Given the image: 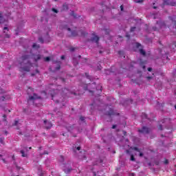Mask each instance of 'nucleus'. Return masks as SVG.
<instances>
[{
    "label": "nucleus",
    "instance_id": "obj_21",
    "mask_svg": "<svg viewBox=\"0 0 176 176\" xmlns=\"http://www.w3.org/2000/svg\"><path fill=\"white\" fill-rule=\"evenodd\" d=\"M32 47H34V49H38L39 45H36V43H34L32 45Z\"/></svg>",
    "mask_w": 176,
    "mask_h": 176
},
{
    "label": "nucleus",
    "instance_id": "obj_14",
    "mask_svg": "<svg viewBox=\"0 0 176 176\" xmlns=\"http://www.w3.org/2000/svg\"><path fill=\"white\" fill-rule=\"evenodd\" d=\"M39 60H41V55L38 54L34 56V61H38Z\"/></svg>",
    "mask_w": 176,
    "mask_h": 176
},
{
    "label": "nucleus",
    "instance_id": "obj_44",
    "mask_svg": "<svg viewBox=\"0 0 176 176\" xmlns=\"http://www.w3.org/2000/svg\"><path fill=\"white\" fill-rule=\"evenodd\" d=\"M60 58H61V60H64V58H65V56H62L60 57Z\"/></svg>",
    "mask_w": 176,
    "mask_h": 176
},
{
    "label": "nucleus",
    "instance_id": "obj_42",
    "mask_svg": "<svg viewBox=\"0 0 176 176\" xmlns=\"http://www.w3.org/2000/svg\"><path fill=\"white\" fill-rule=\"evenodd\" d=\"M3 118H4V120H6V115L4 114V115L3 116Z\"/></svg>",
    "mask_w": 176,
    "mask_h": 176
},
{
    "label": "nucleus",
    "instance_id": "obj_29",
    "mask_svg": "<svg viewBox=\"0 0 176 176\" xmlns=\"http://www.w3.org/2000/svg\"><path fill=\"white\" fill-rule=\"evenodd\" d=\"M134 31H135V27L131 28V32H134Z\"/></svg>",
    "mask_w": 176,
    "mask_h": 176
},
{
    "label": "nucleus",
    "instance_id": "obj_35",
    "mask_svg": "<svg viewBox=\"0 0 176 176\" xmlns=\"http://www.w3.org/2000/svg\"><path fill=\"white\" fill-rule=\"evenodd\" d=\"M171 47H176V45L173 44L172 45L170 46V49H171Z\"/></svg>",
    "mask_w": 176,
    "mask_h": 176
},
{
    "label": "nucleus",
    "instance_id": "obj_57",
    "mask_svg": "<svg viewBox=\"0 0 176 176\" xmlns=\"http://www.w3.org/2000/svg\"><path fill=\"white\" fill-rule=\"evenodd\" d=\"M103 51H100L99 53L100 54H101V53H102Z\"/></svg>",
    "mask_w": 176,
    "mask_h": 176
},
{
    "label": "nucleus",
    "instance_id": "obj_61",
    "mask_svg": "<svg viewBox=\"0 0 176 176\" xmlns=\"http://www.w3.org/2000/svg\"><path fill=\"white\" fill-rule=\"evenodd\" d=\"M29 149H32V147H30Z\"/></svg>",
    "mask_w": 176,
    "mask_h": 176
},
{
    "label": "nucleus",
    "instance_id": "obj_27",
    "mask_svg": "<svg viewBox=\"0 0 176 176\" xmlns=\"http://www.w3.org/2000/svg\"><path fill=\"white\" fill-rule=\"evenodd\" d=\"M6 31H9V28L8 27L3 28V32H6Z\"/></svg>",
    "mask_w": 176,
    "mask_h": 176
},
{
    "label": "nucleus",
    "instance_id": "obj_6",
    "mask_svg": "<svg viewBox=\"0 0 176 176\" xmlns=\"http://www.w3.org/2000/svg\"><path fill=\"white\" fill-rule=\"evenodd\" d=\"M139 133H142L143 134H148L149 133V129L143 126L142 129L138 130Z\"/></svg>",
    "mask_w": 176,
    "mask_h": 176
},
{
    "label": "nucleus",
    "instance_id": "obj_4",
    "mask_svg": "<svg viewBox=\"0 0 176 176\" xmlns=\"http://www.w3.org/2000/svg\"><path fill=\"white\" fill-rule=\"evenodd\" d=\"M164 5H167V6H175L176 3L173 0H165L164 1Z\"/></svg>",
    "mask_w": 176,
    "mask_h": 176
},
{
    "label": "nucleus",
    "instance_id": "obj_40",
    "mask_svg": "<svg viewBox=\"0 0 176 176\" xmlns=\"http://www.w3.org/2000/svg\"><path fill=\"white\" fill-rule=\"evenodd\" d=\"M148 71L149 72H151V71H152V68H151V67H148Z\"/></svg>",
    "mask_w": 176,
    "mask_h": 176
},
{
    "label": "nucleus",
    "instance_id": "obj_19",
    "mask_svg": "<svg viewBox=\"0 0 176 176\" xmlns=\"http://www.w3.org/2000/svg\"><path fill=\"white\" fill-rule=\"evenodd\" d=\"M136 3H142L144 2V0H133Z\"/></svg>",
    "mask_w": 176,
    "mask_h": 176
},
{
    "label": "nucleus",
    "instance_id": "obj_51",
    "mask_svg": "<svg viewBox=\"0 0 176 176\" xmlns=\"http://www.w3.org/2000/svg\"><path fill=\"white\" fill-rule=\"evenodd\" d=\"M140 46H141V44H138L137 45V47H140Z\"/></svg>",
    "mask_w": 176,
    "mask_h": 176
},
{
    "label": "nucleus",
    "instance_id": "obj_39",
    "mask_svg": "<svg viewBox=\"0 0 176 176\" xmlns=\"http://www.w3.org/2000/svg\"><path fill=\"white\" fill-rule=\"evenodd\" d=\"M169 19L172 21H174V18L173 16H170Z\"/></svg>",
    "mask_w": 176,
    "mask_h": 176
},
{
    "label": "nucleus",
    "instance_id": "obj_20",
    "mask_svg": "<svg viewBox=\"0 0 176 176\" xmlns=\"http://www.w3.org/2000/svg\"><path fill=\"white\" fill-rule=\"evenodd\" d=\"M4 21L5 20L3 19V17H2V16L0 15V24L4 23Z\"/></svg>",
    "mask_w": 176,
    "mask_h": 176
},
{
    "label": "nucleus",
    "instance_id": "obj_13",
    "mask_svg": "<svg viewBox=\"0 0 176 176\" xmlns=\"http://www.w3.org/2000/svg\"><path fill=\"white\" fill-rule=\"evenodd\" d=\"M90 87H91V89H96V82H94L92 84H89L87 85V88L90 89Z\"/></svg>",
    "mask_w": 176,
    "mask_h": 176
},
{
    "label": "nucleus",
    "instance_id": "obj_60",
    "mask_svg": "<svg viewBox=\"0 0 176 176\" xmlns=\"http://www.w3.org/2000/svg\"><path fill=\"white\" fill-rule=\"evenodd\" d=\"M126 153H129V150H126Z\"/></svg>",
    "mask_w": 176,
    "mask_h": 176
},
{
    "label": "nucleus",
    "instance_id": "obj_43",
    "mask_svg": "<svg viewBox=\"0 0 176 176\" xmlns=\"http://www.w3.org/2000/svg\"><path fill=\"white\" fill-rule=\"evenodd\" d=\"M153 30L154 31H157V28H153Z\"/></svg>",
    "mask_w": 176,
    "mask_h": 176
},
{
    "label": "nucleus",
    "instance_id": "obj_37",
    "mask_svg": "<svg viewBox=\"0 0 176 176\" xmlns=\"http://www.w3.org/2000/svg\"><path fill=\"white\" fill-rule=\"evenodd\" d=\"M164 164H168V160H165Z\"/></svg>",
    "mask_w": 176,
    "mask_h": 176
},
{
    "label": "nucleus",
    "instance_id": "obj_56",
    "mask_svg": "<svg viewBox=\"0 0 176 176\" xmlns=\"http://www.w3.org/2000/svg\"><path fill=\"white\" fill-rule=\"evenodd\" d=\"M6 38H9V34H6Z\"/></svg>",
    "mask_w": 176,
    "mask_h": 176
},
{
    "label": "nucleus",
    "instance_id": "obj_7",
    "mask_svg": "<svg viewBox=\"0 0 176 176\" xmlns=\"http://www.w3.org/2000/svg\"><path fill=\"white\" fill-rule=\"evenodd\" d=\"M27 152H28V149L27 148V147H25L24 149L21 150L22 157H27L28 156Z\"/></svg>",
    "mask_w": 176,
    "mask_h": 176
},
{
    "label": "nucleus",
    "instance_id": "obj_1",
    "mask_svg": "<svg viewBox=\"0 0 176 176\" xmlns=\"http://www.w3.org/2000/svg\"><path fill=\"white\" fill-rule=\"evenodd\" d=\"M19 64L21 66V69L26 72H30L32 63H31V58L29 55L22 56L18 60Z\"/></svg>",
    "mask_w": 176,
    "mask_h": 176
},
{
    "label": "nucleus",
    "instance_id": "obj_28",
    "mask_svg": "<svg viewBox=\"0 0 176 176\" xmlns=\"http://www.w3.org/2000/svg\"><path fill=\"white\" fill-rule=\"evenodd\" d=\"M45 61H50V58L49 56L45 57Z\"/></svg>",
    "mask_w": 176,
    "mask_h": 176
},
{
    "label": "nucleus",
    "instance_id": "obj_45",
    "mask_svg": "<svg viewBox=\"0 0 176 176\" xmlns=\"http://www.w3.org/2000/svg\"><path fill=\"white\" fill-rule=\"evenodd\" d=\"M56 93H60V92H61V91H60V90H57V89H56Z\"/></svg>",
    "mask_w": 176,
    "mask_h": 176
},
{
    "label": "nucleus",
    "instance_id": "obj_5",
    "mask_svg": "<svg viewBox=\"0 0 176 176\" xmlns=\"http://www.w3.org/2000/svg\"><path fill=\"white\" fill-rule=\"evenodd\" d=\"M106 111V115H109V116H112V115H115V112H113V109H112L111 108L107 107Z\"/></svg>",
    "mask_w": 176,
    "mask_h": 176
},
{
    "label": "nucleus",
    "instance_id": "obj_54",
    "mask_svg": "<svg viewBox=\"0 0 176 176\" xmlns=\"http://www.w3.org/2000/svg\"><path fill=\"white\" fill-rule=\"evenodd\" d=\"M39 175L42 176V175H43V173H39Z\"/></svg>",
    "mask_w": 176,
    "mask_h": 176
},
{
    "label": "nucleus",
    "instance_id": "obj_62",
    "mask_svg": "<svg viewBox=\"0 0 176 176\" xmlns=\"http://www.w3.org/2000/svg\"><path fill=\"white\" fill-rule=\"evenodd\" d=\"M154 9H156V7H153Z\"/></svg>",
    "mask_w": 176,
    "mask_h": 176
},
{
    "label": "nucleus",
    "instance_id": "obj_22",
    "mask_svg": "<svg viewBox=\"0 0 176 176\" xmlns=\"http://www.w3.org/2000/svg\"><path fill=\"white\" fill-rule=\"evenodd\" d=\"M130 160H131L132 162H135V158L134 157V155H131Z\"/></svg>",
    "mask_w": 176,
    "mask_h": 176
},
{
    "label": "nucleus",
    "instance_id": "obj_33",
    "mask_svg": "<svg viewBox=\"0 0 176 176\" xmlns=\"http://www.w3.org/2000/svg\"><path fill=\"white\" fill-rule=\"evenodd\" d=\"M0 144H3V138H0Z\"/></svg>",
    "mask_w": 176,
    "mask_h": 176
},
{
    "label": "nucleus",
    "instance_id": "obj_59",
    "mask_svg": "<svg viewBox=\"0 0 176 176\" xmlns=\"http://www.w3.org/2000/svg\"><path fill=\"white\" fill-rule=\"evenodd\" d=\"M98 69H101V67H99L98 66Z\"/></svg>",
    "mask_w": 176,
    "mask_h": 176
},
{
    "label": "nucleus",
    "instance_id": "obj_49",
    "mask_svg": "<svg viewBox=\"0 0 176 176\" xmlns=\"http://www.w3.org/2000/svg\"><path fill=\"white\" fill-rule=\"evenodd\" d=\"M129 176H134V173H131Z\"/></svg>",
    "mask_w": 176,
    "mask_h": 176
},
{
    "label": "nucleus",
    "instance_id": "obj_12",
    "mask_svg": "<svg viewBox=\"0 0 176 176\" xmlns=\"http://www.w3.org/2000/svg\"><path fill=\"white\" fill-rule=\"evenodd\" d=\"M133 149L134 151H136V152H139V156L140 157H142V156H144V153H141V150H140L138 148L134 147Z\"/></svg>",
    "mask_w": 176,
    "mask_h": 176
},
{
    "label": "nucleus",
    "instance_id": "obj_34",
    "mask_svg": "<svg viewBox=\"0 0 176 176\" xmlns=\"http://www.w3.org/2000/svg\"><path fill=\"white\" fill-rule=\"evenodd\" d=\"M18 123H19V121H15L14 124V126H17Z\"/></svg>",
    "mask_w": 176,
    "mask_h": 176
},
{
    "label": "nucleus",
    "instance_id": "obj_47",
    "mask_svg": "<svg viewBox=\"0 0 176 176\" xmlns=\"http://www.w3.org/2000/svg\"><path fill=\"white\" fill-rule=\"evenodd\" d=\"M77 151H80V146L77 147Z\"/></svg>",
    "mask_w": 176,
    "mask_h": 176
},
{
    "label": "nucleus",
    "instance_id": "obj_32",
    "mask_svg": "<svg viewBox=\"0 0 176 176\" xmlns=\"http://www.w3.org/2000/svg\"><path fill=\"white\" fill-rule=\"evenodd\" d=\"M120 10H121V12H123V10H124V7H123V6H120Z\"/></svg>",
    "mask_w": 176,
    "mask_h": 176
},
{
    "label": "nucleus",
    "instance_id": "obj_46",
    "mask_svg": "<svg viewBox=\"0 0 176 176\" xmlns=\"http://www.w3.org/2000/svg\"><path fill=\"white\" fill-rule=\"evenodd\" d=\"M112 129H116V125H113Z\"/></svg>",
    "mask_w": 176,
    "mask_h": 176
},
{
    "label": "nucleus",
    "instance_id": "obj_24",
    "mask_svg": "<svg viewBox=\"0 0 176 176\" xmlns=\"http://www.w3.org/2000/svg\"><path fill=\"white\" fill-rule=\"evenodd\" d=\"M80 122H83V123H85V117L83 116L80 117Z\"/></svg>",
    "mask_w": 176,
    "mask_h": 176
},
{
    "label": "nucleus",
    "instance_id": "obj_52",
    "mask_svg": "<svg viewBox=\"0 0 176 176\" xmlns=\"http://www.w3.org/2000/svg\"><path fill=\"white\" fill-rule=\"evenodd\" d=\"M124 135H126V134H127V133L126 131H123Z\"/></svg>",
    "mask_w": 176,
    "mask_h": 176
},
{
    "label": "nucleus",
    "instance_id": "obj_31",
    "mask_svg": "<svg viewBox=\"0 0 176 176\" xmlns=\"http://www.w3.org/2000/svg\"><path fill=\"white\" fill-rule=\"evenodd\" d=\"M4 100H5V97L3 96L0 97V101H4Z\"/></svg>",
    "mask_w": 176,
    "mask_h": 176
},
{
    "label": "nucleus",
    "instance_id": "obj_64",
    "mask_svg": "<svg viewBox=\"0 0 176 176\" xmlns=\"http://www.w3.org/2000/svg\"><path fill=\"white\" fill-rule=\"evenodd\" d=\"M52 97H54V95H52Z\"/></svg>",
    "mask_w": 176,
    "mask_h": 176
},
{
    "label": "nucleus",
    "instance_id": "obj_26",
    "mask_svg": "<svg viewBox=\"0 0 176 176\" xmlns=\"http://www.w3.org/2000/svg\"><path fill=\"white\" fill-rule=\"evenodd\" d=\"M38 41L39 42H41V43H43V38L42 37H39L38 38Z\"/></svg>",
    "mask_w": 176,
    "mask_h": 176
},
{
    "label": "nucleus",
    "instance_id": "obj_55",
    "mask_svg": "<svg viewBox=\"0 0 176 176\" xmlns=\"http://www.w3.org/2000/svg\"><path fill=\"white\" fill-rule=\"evenodd\" d=\"M73 16L75 19H76V15H75L74 14H73Z\"/></svg>",
    "mask_w": 176,
    "mask_h": 176
},
{
    "label": "nucleus",
    "instance_id": "obj_9",
    "mask_svg": "<svg viewBox=\"0 0 176 176\" xmlns=\"http://www.w3.org/2000/svg\"><path fill=\"white\" fill-rule=\"evenodd\" d=\"M157 25H158L160 28H166V22L164 21L157 22Z\"/></svg>",
    "mask_w": 176,
    "mask_h": 176
},
{
    "label": "nucleus",
    "instance_id": "obj_2",
    "mask_svg": "<svg viewBox=\"0 0 176 176\" xmlns=\"http://www.w3.org/2000/svg\"><path fill=\"white\" fill-rule=\"evenodd\" d=\"M67 30L71 33L72 36H78V35H80L81 36H85L86 35V32L83 31V30H79L78 32H77L76 31H71V28H67Z\"/></svg>",
    "mask_w": 176,
    "mask_h": 176
},
{
    "label": "nucleus",
    "instance_id": "obj_41",
    "mask_svg": "<svg viewBox=\"0 0 176 176\" xmlns=\"http://www.w3.org/2000/svg\"><path fill=\"white\" fill-rule=\"evenodd\" d=\"M43 155H48L47 151H44V153H43Z\"/></svg>",
    "mask_w": 176,
    "mask_h": 176
},
{
    "label": "nucleus",
    "instance_id": "obj_63",
    "mask_svg": "<svg viewBox=\"0 0 176 176\" xmlns=\"http://www.w3.org/2000/svg\"><path fill=\"white\" fill-rule=\"evenodd\" d=\"M143 68L145 69V66H144Z\"/></svg>",
    "mask_w": 176,
    "mask_h": 176
},
{
    "label": "nucleus",
    "instance_id": "obj_18",
    "mask_svg": "<svg viewBox=\"0 0 176 176\" xmlns=\"http://www.w3.org/2000/svg\"><path fill=\"white\" fill-rule=\"evenodd\" d=\"M55 63H58V66L56 67V70L58 71V69H60V64H61V62H55Z\"/></svg>",
    "mask_w": 176,
    "mask_h": 176
},
{
    "label": "nucleus",
    "instance_id": "obj_48",
    "mask_svg": "<svg viewBox=\"0 0 176 176\" xmlns=\"http://www.w3.org/2000/svg\"><path fill=\"white\" fill-rule=\"evenodd\" d=\"M71 52H74V50H75V48H71Z\"/></svg>",
    "mask_w": 176,
    "mask_h": 176
},
{
    "label": "nucleus",
    "instance_id": "obj_23",
    "mask_svg": "<svg viewBox=\"0 0 176 176\" xmlns=\"http://www.w3.org/2000/svg\"><path fill=\"white\" fill-rule=\"evenodd\" d=\"M163 126L162 124H160L159 126H158V130H163Z\"/></svg>",
    "mask_w": 176,
    "mask_h": 176
},
{
    "label": "nucleus",
    "instance_id": "obj_3",
    "mask_svg": "<svg viewBox=\"0 0 176 176\" xmlns=\"http://www.w3.org/2000/svg\"><path fill=\"white\" fill-rule=\"evenodd\" d=\"M65 168L63 169V171H65V174H69L71 171H72V168L69 167V163H67L65 165Z\"/></svg>",
    "mask_w": 176,
    "mask_h": 176
},
{
    "label": "nucleus",
    "instance_id": "obj_53",
    "mask_svg": "<svg viewBox=\"0 0 176 176\" xmlns=\"http://www.w3.org/2000/svg\"><path fill=\"white\" fill-rule=\"evenodd\" d=\"M2 160H3V162L4 163H6V161L5 160V159H2Z\"/></svg>",
    "mask_w": 176,
    "mask_h": 176
},
{
    "label": "nucleus",
    "instance_id": "obj_58",
    "mask_svg": "<svg viewBox=\"0 0 176 176\" xmlns=\"http://www.w3.org/2000/svg\"><path fill=\"white\" fill-rule=\"evenodd\" d=\"M127 38H130V36L129 35H126Z\"/></svg>",
    "mask_w": 176,
    "mask_h": 176
},
{
    "label": "nucleus",
    "instance_id": "obj_50",
    "mask_svg": "<svg viewBox=\"0 0 176 176\" xmlns=\"http://www.w3.org/2000/svg\"><path fill=\"white\" fill-rule=\"evenodd\" d=\"M146 78H147L148 80H149V79H152V77H146Z\"/></svg>",
    "mask_w": 176,
    "mask_h": 176
},
{
    "label": "nucleus",
    "instance_id": "obj_11",
    "mask_svg": "<svg viewBox=\"0 0 176 176\" xmlns=\"http://www.w3.org/2000/svg\"><path fill=\"white\" fill-rule=\"evenodd\" d=\"M91 42H95V43H98V41H100V38L98 36H94L91 38Z\"/></svg>",
    "mask_w": 176,
    "mask_h": 176
},
{
    "label": "nucleus",
    "instance_id": "obj_8",
    "mask_svg": "<svg viewBox=\"0 0 176 176\" xmlns=\"http://www.w3.org/2000/svg\"><path fill=\"white\" fill-rule=\"evenodd\" d=\"M44 124H45V129H52V126H53L52 124V122H47V120H45L44 121Z\"/></svg>",
    "mask_w": 176,
    "mask_h": 176
},
{
    "label": "nucleus",
    "instance_id": "obj_15",
    "mask_svg": "<svg viewBox=\"0 0 176 176\" xmlns=\"http://www.w3.org/2000/svg\"><path fill=\"white\" fill-rule=\"evenodd\" d=\"M59 160H60V163H63V164H64L65 166V164H67L64 163V160H65L64 156L60 155Z\"/></svg>",
    "mask_w": 176,
    "mask_h": 176
},
{
    "label": "nucleus",
    "instance_id": "obj_30",
    "mask_svg": "<svg viewBox=\"0 0 176 176\" xmlns=\"http://www.w3.org/2000/svg\"><path fill=\"white\" fill-rule=\"evenodd\" d=\"M52 12H54V13H58V11L56 8H52Z\"/></svg>",
    "mask_w": 176,
    "mask_h": 176
},
{
    "label": "nucleus",
    "instance_id": "obj_17",
    "mask_svg": "<svg viewBox=\"0 0 176 176\" xmlns=\"http://www.w3.org/2000/svg\"><path fill=\"white\" fill-rule=\"evenodd\" d=\"M140 54H142V56H145L146 52L144 50H140Z\"/></svg>",
    "mask_w": 176,
    "mask_h": 176
},
{
    "label": "nucleus",
    "instance_id": "obj_36",
    "mask_svg": "<svg viewBox=\"0 0 176 176\" xmlns=\"http://www.w3.org/2000/svg\"><path fill=\"white\" fill-rule=\"evenodd\" d=\"M118 53H119L120 56L123 55V52L122 51H120Z\"/></svg>",
    "mask_w": 176,
    "mask_h": 176
},
{
    "label": "nucleus",
    "instance_id": "obj_16",
    "mask_svg": "<svg viewBox=\"0 0 176 176\" xmlns=\"http://www.w3.org/2000/svg\"><path fill=\"white\" fill-rule=\"evenodd\" d=\"M142 119L144 120V119H148V116H146V113H142Z\"/></svg>",
    "mask_w": 176,
    "mask_h": 176
},
{
    "label": "nucleus",
    "instance_id": "obj_38",
    "mask_svg": "<svg viewBox=\"0 0 176 176\" xmlns=\"http://www.w3.org/2000/svg\"><path fill=\"white\" fill-rule=\"evenodd\" d=\"M104 31H105V34H109V30H104Z\"/></svg>",
    "mask_w": 176,
    "mask_h": 176
},
{
    "label": "nucleus",
    "instance_id": "obj_25",
    "mask_svg": "<svg viewBox=\"0 0 176 176\" xmlns=\"http://www.w3.org/2000/svg\"><path fill=\"white\" fill-rule=\"evenodd\" d=\"M168 119L165 118V119L162 120L161 122H162V124H164V123H166V122H168Z\"/></svg>",
    "mask_w": 176,
    "mask_h": 176
},
{
    "label": "nucleus",
    "instance_id": "obj_10",
    "mask_svg": "<svg viewBox=\"0 0 176 176\" xmlns=\"http://www.w3.org/2000/svg\"><path fill=\"white\" fill-rule=\"evenodd\" d=\"M41 98V97L38 96L36 94H34L33 96H29V100L34 101V100H38Z\"/></svg>",
    "mask_w": 176,
    "mask_h": 176
}]
</instances>
